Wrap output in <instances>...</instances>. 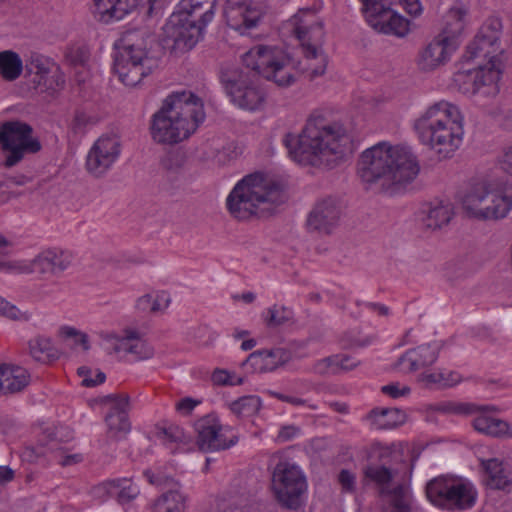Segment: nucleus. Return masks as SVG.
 <instances>
[{
	"mask_svg": "<svg viewBox=\"0 0 512 512\" xmlns=\"http://www.w3.org/2000/svg\"><path fill=\"white\" fill-rule=\"evenodd\" d=\"M284 200L285 194L278 182L265 178L262 173H254L236 183L226 198V207L233 218L247 220L271 213L274 206Z\"/></svg>",
	"mask_w": 512,
	"mask_h": 512,
	"instance_id": "0eeeda50",
	"label": "nucleus"
},
{
	"mask_svg": "<svg viewBox=\"0 0 512 512\" xmlns=\"http://www.w3.org/2000/svg\"><path fill=\"white\" fill-rule=\"evenodd\" d=\"M72 263V255L67 251L51 249L33 259L35 273L59 275Z\"/></svg>",
	"mask_w": 512,
	"mask_h": 512,
	"instance_id": "bb28decb",
	"label": "nucleus"
},
{
	"mask_svg": "<svg viewBox=\"0 0 512 512\" xmlns=\"http://www.w3.org/2000/svg\"><path fill=\"white\" fill-rule=\"evenodd\" d=\"M500 165L504 172L512 176V143L504 148Z\"/></svg>",
	"mask_w": 512,
	"mask_h": 512,
	"instance_id": "13d9d810",
	"label": "nucleus"
},
{
	"mask_svg": "<svg viewBox=\"0 0 512 512\" xmlns=\"http://www.w3.org/2000/svg\"><path fill=\"white\" fill-rule=\"evenodd\" d=\"M116 47L114 71L123 84L134 87L151 73L146 33L141 30L126 31Z\"/></svg>",
	"mask_w": 512,
	"mask_h": 512,
	"instance_id": "1a4fd4ad",
	"label": "nucleus"
},
{
	"mask_svg": "<svg viewBox=\"0 0 512 512\" xmlns=\"http://www.w3.org/2000/svg\"><path fill=\"white\" fill-rule=\"evenodd\" d=\"M61 334L66 338L81 337V345L84 350L89 349L88 336L85 333H82L73 327L64 326L61 328Z\"/></svg>",
	"mask_w": 512,
	"mask_h": 512,
	"instance_id": "5fc2aeb1",
	"label": "nucleus"
},
{
	"mask_svg": "<svg viewBox=\"0 0 512 512\" xmlns=\"http://www.w3.org/2000/svg\"><path fill=\"white\" fill-rule=\"evenodd\" d=\"M212 381L216 385H241L243 383V378H237V380H231V374L224 369H216L212 373L211 377Z\"/></svg>",
	"mask_w": 512,
	"mask_h": 512,
	"instance_id": "3c124183",
	"label": "nucleus"
},
{
	"mask_svg": "<svg viewBox=\"0 0 512 512\" xmlns=\"http://www.w3.org/2000/svg\"><path fill=\"white\" fill-rule=\"evenodd\" d=\"M273 395L277 399H279V400H281L283 402L290 403V404L295 405V406L304 405L305 402H306L302 398L294 397V396H289V395H285V394H281V393H277V392H274Z\"/></svg>",
	"mask_w": 512,
	"mask_h": 512,
	"instance_id": "0e129e2a",
	"label": "nucleus"
},
{
	"mask_svg": "<svg viewBox=\"0 0 512 512\" xmlns=\"http://www.w3.org/2000/svg\"><path fill=\"white\" fill-rule=\"evenodd\" d=\"M457 106L439 101L415 119L413 127L419 141L444 158L451 157L461 146L464 129Z\"/></svg>",
	"mask_w": 512,
	"mask_h": 512,
	"instance_id": "423d86ee",
	"label": "nucleus"
},
{
	"mask_svg": "<svg viewBox=\"0 0 512 512\" xmlns=\"http://www.w3.org/2000/svg\"><path fill=\"white\" fill-rule=\"evenodd\" d=\"M490 409L486 411H478V416H476L472 425L474 429L482 434L492 436V437H502L509 435L510 425L508 422L488 416L486 413L490 411H496L497 408L495 406H490Z\"/></svg>",
	"mask_w": 512,
	"mask_h": 512,
	"instance_id": "473e14b6",
	"label": "nucleus"
},
{
	"mask_svg": "<svg viewBox=\"0 0 512 512\" xmlns=\"http://www.w3.org/2000/svg\"><path fill=\"white\" fill-rule=\"evenodd\" d=\"M307 489L306 478L294 463L280 461L272 473V491L277 502L286 509L296 510Z\"/></svg>",
	"mask_w": 512,
	"mask_h": 512,
	"instance_id": "4468645a",
	"label": "nucleus"
},
{
	"mask_svg": "<svg viewBox=\"0 0 512 512\" xmlns=\"http://www.w3.org/2000/svg\"><path fill=\"white\" fill-rule=\"evenodd\" d=\"M360 361L348 355H332L316 361L312 371L320 376L336 375L341 371H350L359 365Z\"/></svg>",
	"mask_w": 512,
	"mask_h": 512,
	"instance_id": "2f4dec72",
	"label": "nucleus"
},
{
	"mask_svg": "<svg viewBox=\"0 0 512 512\" xmlns=\"http://www.w3.org/2000/svg\"><path fill=\"white\" fill-rule=\"evenodd\" d=\"M91 492L95 498L101 500L115 498L118 503L125 504L134 500L139 495L140 490L131 479L118 478L106 480L95 485Z\"/></svg>",
	"mask_w": 512,
	"mask_h": 512,
	"instance_id": "5701e85b",
	"label": "nucleus"
},
{
	"mask_svg": "<svg viewBox=\"0 0 512 512\" xmlns=\"http://www.w3.org/2000/svg\"><path fill=\"white\" fill-rule=\"evenodd\" d=\"M204 29L195 21H185L171 14L163 27L164 42L175 53L183 54L196 46Z\"/></svg>",
	"mask_w": 512,
	"mask_h": 512,
	"instance_id": "2eb2a0df",
	"label": "nucleus"
},
{
	"mask_svg": "<svg viewBox=\"0 0 512 512\" xmlns=\"http://www.w3.org/2000/svg\"><path fill=\"white\" fill-rule=\"evenodd\" d=\"M171 302V298L166 291L157 292L155 297L152 296V313H156L166 309Z\"/></svg>",
	"mask_w": 512,
	"mask_h": 512,
	"instance_id": "864d4df0",
	"label": "nucleus"
},
{
	"mask_svg": "<svg viewBox=\"0 0 512 512\" xmlns=\"http://www.w3.org/2000/svg\"><path fill=\"white\" fill-rule=\"evenodd\" d=\"M31 356L40 362H47L56 356L55 349L48 338L36 337L29 342Z\"/></svg>",
	"mask_w": 512,
	"mask_h": 512,
	"instance_id": "37998d69",
	"label": "nucleus"
},
{
	"mask_svg": "<svg viewBox=\"0 0 512 512\" xmlns=\"http://www.w3.org/2000/svg\"><path fill=\"white\" fill-rule=\"evenodd\" d=\"M105 422L107 424V432L102 447L109 448L114 443H117L126 438L131 430V425L128 416L120 415H106Z\"/></svg>",
	"mask_w": 512,
	"mask_h": 512,
	"instance_id": "f704fd0d",
	"label": "nucleus"
},
{
	"mask_svg": "<svg viewBox=\"0 0 512 512\" xmlns=\"http://www.w3.org/2000/svg\"><path fill=\"white\" fill-rule=\"evenodd\" d=\"M204 119L199 97L186 91L172 93L152 115L150 133L159 144H177L189 138Z\"/></svg>",
	"mask_w": 512,
	"mask_h": 512,
	"instance_id": "39448f33",
	"label": "nucleus"
},
{
	"mask_svg": "<svg viewBox=\"0 0 512 512\" xmlns=\"http://www.w3.org/2000/svg\"><path fill=\"white\" fill-rule=\"evenodd\" d=\"M293 318L294 313L292 309L276 304L268 308L264 314V321L268 327L281 326L292 321Z\"/></svg>",
	"mask_w": 512,
	"mask_h": 512,
	"instance_id": "c03bdc74",
	"label": "nucleus"
},
{
	"mask_svg": "<svg viewBox=\"0 0 512 512\" xmlns=\"http://www.w3.org/2000/svg\"><path fill=\"white\" fill-rule=\"evenodd\" d=\"M460 375L455 371L439 370L434 372H425L421 375V381L427 387H451L460 382Z\"/></svg>",
	"mask_w": 512,
	"mask_h": 512,
	"instance_id": "ea45409f",
	"label": "nucleus"
},
{
	"mask_svg": "<svg viewBox=\"0 0 512 512\" xmlns=\"http://www.w3.org/2000/svg\"><path fill=\"white\" fill-rule=\"evenodd\" d=\"M152 307L153 303L151 294L141 296L136 302V309L140 312H152Z\"/></svg>",
	"mask_w": 512,
	"mask_h": 512,
	"instance_id": "e2e57ef3",
	"label": "nucleus"
},
{
	"mask_svg": "<svg viewBox=\"0 0 512 512\" xmlns=\"http://www.w3.org/2000/svg\"><path fill=\"white\" fill-rule=\"evenodd\" d=\"M1 375L3 377L1 382L2 395L19 393L23 391L31 381L28 370L18 365L2 364Z\"/></svg>",
	"mask_w": 512,
	"mask_h": 512,
	"instance_id": "c756f323",
	"label": "nucleus"
},
{
	"mask_svg": "<svg viewBox=\"0 0 512 512\" xmlns=\"http://www.w3.org/2000/svg\"><path fill=\"white\" fill-rule=\"evenodd\" d=\"M136 0H94V15L102 22L123 19L135 7Z\"/></svg>",
	"mask_w": 512,
	"mask_h": 512,
	"instance_id": "c85d7f7f",
	"label": "nucleus"
},
{
	"mask_svg": "<svg viewBox=\"0 0 512 512\" xmlns=\"http://www.w3.org/2000/svg\"><path fill=\"white\" fill-rule=\"evenodd\" d=\"M14 475V471L9 466H0V485L12 481Z\"/></svg>",
	"mask_w": 512,
	"mask_h": 512,
	"instance_id": "774afa93",
	"label": "nucleus"
},
{
	"mask_svg": "<svg viewBox=\"0 0 512 512\" xmlns=\"http://www.w3.org/2000/svg\"><path fill=\"white\" fill-rule=\"evenodd\" d=\"M367 23L377 32L404 37L409 32V21L399 15L393 6L404 3L409 14L421 12L419 0H360Z\"/></svg>",
	"mask_w": 512,
	"mask_h": 512,
	"instance_id": "9d476101",
	"label": "nucleus"
},
{
	"mask_svg": "<svg viewBox=\"0 0 512 512\" xmlns=\"http://www.w3.org/2000/svg\"><path fill=\"white\" fill-rule=\"evenodd\" d=\"M96 119L84 111H76L70 124V130L74 135H84L89 128L96 124Z\"/></svg>",
	"mask_w": 512,
	"mask_h": 512,
	"instance_id": "a18cd8bd",
	"label": "nucleus"
},
{
	"mask_svg": "<svg viewBox=\"0 0 512 512\" xmlns=\"http://www.w3.org/2000/svg\"><path fill=\"white\" fill-rule=\"evenodd\" d=\"M410 391L411 390L408 386H403L400 388L398 383H391L381 387V392L393 399L406 396L410 393Z\"/></svg>",
	"mask_w": 512,
	"mask_h": 512,
	"instance_id": "603ef678",
	"label": "nucleus"
},
{
	"mask_svg": "<svg viewBox=\"0 0 512 512\" xmlns=\"http://www.w3.org/2000/svg\"><path fill=\"white\" fill-rule=\"evenodd\" d=\"M227 25L241 35L248 34L262 20V9L247 1L228 0L224 8Z\"/></svg>",
	"mask_w": 512,
	"mask_h": 512,
	"instance_id": "6ab92c4d",
	"label": "nucleus"
},
{
	"mask_svg": "<svg viewBox=\"0 0 512 512\" xmlns=\"http://www.w3.org/2000/svg\"><path fill=\"white\" fill-rule=\"evenodd\" d=\"M197 432L196 443L201 451L213 452L226 450L238 441L236 435L228 436L231 432L229 427H223L220 422L212 417L206 416L195 423Z\"/></svg>",
	"mask_w": 512,
	"mask_h": 512,
	"instance_id": "dca6fc26",
	"label": "nucleus"
},
{
	"mask_svg": "<svg viewBox=\"0 0 512 512\" xmlns=\"http://www.w3.org/2000/svg\"><path fill=\"white\" fill-rule=\"evenodd\" d=\"M298 433L299 428L293 425L283 426L278 432L277 439L280 442H287L295 438Z\"/></svg>",
	"mask_w": 512,
	"mask_h": 512,
	"instance_id": "bf43d9fd",
	"label": "nucleus"
},
{
	"mask_svg": "<svg viewBox=\"0 0 512 512\" xmlns=\"http://www.w3.org/2000/svg\"><path fill=\"white\" fill-rule=\"evenodd\" d=\"M0 314L11 319H17L19 310L7 300L0 297Z\"/></svg>",
	"mask_w": 512,
	"mask_h": 512,
	"instance_id": "052dcab7",
	"label": "nucleus"
},
{
	"mask_svg": "<svg viewBox=\"0 0 512 512\" xmlns=\"http://www.w3.org/2000/svg\"><path fill=\"white\" fill-rule=\"evenodd\" d=\"M502 22L497 17L488 18L480 27L478 33L466 49V61L475 59L487 60L485 64L478 63V70L466 75L471 87H464L465 93L495 96L499 92L498 82L501 76L499 55L501 48Z\"/></svg>",
	"mask_w": 512,
	"mask_h": 512,
	"instance_id": "20e7f679",
	"label": "nucleus"
},
{
	"mask_svg": "<svg viewBox=\"0 0 512 512\" xmlns=\"http://www.w3.org/2000/svg\"><path fill=\"white\" fill-rule=\"evenodd\" d=\"M161 433L163 434L164 439H167L170 442H180L184 438V432L178 426L165 428Z\"/></svg>",
	"mask_w": 512,
	"mask_h": 512,
	"instance_id": "4d7b16f0",
	"label": "nucleus"
},
{
	"mask_svg": "<svg viewBox=\"0 0 512 512\" xmlns=\"http://www.w3.org/2000/svg\"><path fill=\"white\" fill-rule=\"evenodd\" d=\"M464 209L473 217L481 220H498L505 218L512 208V200L502 191L490 189L480 183L464 196Z\"/></svg>",
	"mask_w": 512,
	"mask_h": 512,
	"instance_id": "ddd939ff",
	"label": "nucleus"
},
{
	"mask_svg": "<svg viewBox=\"0 0 512 512\" xmlns=\"http://www.w3.org/2000/svg\"><path fill=\"white\" fill-rule=\"evenodd\" d=\"M373 340H374V338L371 336H368L363 340L355 338L348 342L343 341V346L346 348L365 347V346L370 345L373 342Z\"/></svg>",
	"mask_w": 512,
	"mask_h": 512,
	"instance_id": "69168bd1",
	"label": "nucleus"
},
{
	"mask_svg": "<svg viewBox=\"0 0 512 512\" xmlns=\"http://www.w3.org/2000/svg\"><path fill=\"white\" fill-rule=\"evenodd\" d=\"M216 0H181L172 15L188 21H195L200 28H206L215 15Z\"/></svg>",
	"mask_w": 512,
	"mask_h": 512,
	"instance_id": "b1692460",
	"label": "nucleus"
},
{
	"mask_svg": "<svg viewBox=\"0 0 512 512\" xmlns=\"http://www.w3.org/2000/svg\"><path fill=\"white\" fill-rule=\"evenodd\" d=\"M114 339L115 343L112 349L117 354L131 355L136 361L147 360L154 355V348L136 329L126 328L123 330L122 336H116Z\"/></svg>",
	"mask_w": 512,
	"mask_h": 512,
	"instance_id": "4be33fe9",
	"label": "nucleus"
},
{
	"mask_svg": "<svg viewBox=\"0 0 512 512\" xmlns=\"http://www.w3.org/2000/svg\"><path fill=\"white\" fill-rule=\"evenodd\" d=\"M292 360V352L283 347L262 349L252 352L244 364H249L253 371L266 373L275 371Z\"/></svg>",
	"mask_w": 512,
	"mask_h": 512,
	"instance_id": "393cba45",
	"label": "nucleus"
},
{
	"mask_svg": "<svg viewBox=\"0 0 512 512\" xmlns=\"http://www.w3.org/2000/svg\"><path fill=\"white\" fill-rule=\"evenodd\" d=\"M144 476L150 484L157 487H170L171 489L177 485L174 483V479L172 477L164 475L161 472L146 470L144 471Z\"/></svg>",
	"mask_w": 512,
	"mask_h": 512,
	"instance_id": "de8ad7c7",
	"label": "nucleus"
},
{
	"mask_svg": "<svg viewBox=\"0 0 512 512\" xmlns=\"http://www.w3.org/2000/svg\"><path fill=\"white\" fill-rule=\"evenodd\" d=\"M362 305H364L366 308H368L374 312H377L379 315L387 316L389 314V308L384 304L373 303V302H364V303H362Z\"/></svg>",
	"mask_w": 512,
	"mask_h": 512,
	"instance_id": "338daca9",
	"label": "nucleus"
},
{
	"mask_svg": "<svg viewBox=\"0 0 512 512\" xmlns=\"http://www.w3.org/2000/svg\"><path fill=\"white\" fill-rule=\"evenodd\" d=\"M23 69V62L16 52L11 50L0 52V74L5 80H16Z\"/></svg>",
	"mask_w": 512,
	"mask_h": 512,
	"instance_id": "4c0bfd02",
	"label": "nucleus"
},
{
	"mask_svg": "<svg viewBox=\"0 0 512 512\" xmlns=\"http://www.w3.org/2000/svg\"><path fill=\"white\" fill-rule=\"evenodd\" d=\"M339 482L342 486V489L348 492H351L354 490L355 487V476L353 473H351L348 470H341L339 473Z\"/></svg>",
	"mask_w": 512,
	"mask_h": 512,
	"instance_id": "6e6d98bb",
	"label": "nucleus"
},
{
	"mask_svg": "<svg viewBox=\"0 0 512 512\" xmlns=\"http://www.w3.org/2000/svg\"><path fill=\"white\" fill-rule=\"evenodd\" d=\"M107 401L111 402V408L107 415H120L128 416L127 410L129 407V396L112 394L106 397Z\"/></svg>",
	"mask_w": 512,
	"mask_h": 512,
	"instance_id": "49530a36",
	"label": "nucleus"
},
{
	"mask_svg": "<svg viewBox=\"0 0 512 512\" xmlns=\"http://www.w3.org/2000/svg\"><path fill=\"white\" fill-rule=\"evenodd\" d=\"M440 346L436 343L424 344L408 350L396 362V367L405 373L415 372L432 365L439 356Z\"/></svg>",
	"mask_w": 512,
	"mask_h": 512,
	"instance_id": "a878e982",
	"label": "nucleus"
},
{
	"mask_svg": "<svg viewBox=\"0 0 512 512\" xmlns=\"http://www.w3.org/2000/svg\"><path fill=\"white\" fill-rule=\"evenodd\" d=\"M467 9L461 1H456L444 14L442 27L438 33L442 37H448V41L458 43L457 38L465 27V16Z\"/></svg>",
	"mask_w": 512,
	"mask_h": 512,
	"instance_id": "cd10ccee",
	"label": "nucleus"
},
{
	"mask_svg": "<svg viewBox=\"0 0 512 512\" xmlns=\"http://www.w3.org/2000/svg\"><path fill=\"white\" fill-rule=\"evenodd\" d=\"M78 374L83 378L82 385L85 387H95L99 384H102L106 379L105 373L101 371L96 373L95 378L90 377L89 375L91 374V371L84 366L78 368Z\"/></svg>",
	"mask_w": 512,
	"mask_h": 512,
	"instance_id": "8fccbe9b",
	"label": "nucleus"
},
{
	"mask_svg": "<svg viewBox=\"0 0 512 512\" xmlns=\"http://www.w3.org/2000/svg\"><path fill=\"white\" fill-rule=\"evenodd\" d=\"M120 152L121 144L117 136L103 135L99 137L87 154V171L95 177L103 176L117 161Z\"/></svg>",
	"mask_w": 512,
	"mask_h": 512,
	"instance_id": "f3484780",
	"label": "nucleus"
},
{
	"mask_svg": "<svg viewBox=\"0 0 512 512\" xmlns=\"http://www.w3.org/2000/svg\"><path fill=\"white\" fill-rule=\"evenodd\" d=\"M458 43L448 41V37L437 34L418 50L415 64L421 72H431L445 65L456 51Z\"/></svg>",
	"mask_w": 512,
	"mask_h": 512,
	"instance_id": "a211bd4d",
	"label": "nucleus"
},
{
	"mask_svg": "<svg viewBox=\"0 0 512 512\" xmlns=\"http://www.w3.org/2000/svg\"><path fill=\"white\" fill-rule=\"evenodd\" d=\"M242 60L243 67L225 68L220 73L227 95L242 109L255 111L263 105L265 95L258 85L259 77L273 81L279 87H288L295 81L290 59L277 56L270 47L255 46L243 55Z\"/></svg>",
	"mask_w": 512,
	"mask_h": 512,
	"instance_id": "f257e3e1",
	"label": "nucleus"
},
{
	"mask_svg": "<svg viewBox=\"0 0 512 512\" xmlns=\"http://www.w3.org/2000/svg\"><path fill=\"white\" fill-rule=\"evenodd\" d=\"M7 273L12 274H31L35 273L33 260H11L7 261Z\"/></svg>",
	"mask_w": 512,
	"mask_h": 512,
	"instance_id": "09e8293b",
	"label": "nucleus"
},
{
	"mask_svg": "<svg viewBox=\"0 0 512 512\" xmlns=\"http://www.w3.org/2000/svg\"><path fill=\"white\" fill-rule=\"evenodd\" d=\"M340 216L339 202L328 197L315 204L308 214L306 225L311 232L328 235L337 227Z\"/></svg>",
	"mask_w": 512,
	"mask_h": 512,
	"instance_id": "412c9836",
	"label": "nucleus"
},
{
	"mask_svg": "<svg viewBox=\"0 0 512 512\" xmlns=\"http://www.w3.org/2000/svg\"><path fill=\"white\" fill-rule=\"evenodd\" d=\"M292 33L300 42L303 58L298 69L308 75L310 80L322 76L327 69L328 56L323 49L325 31L310 10L300 11L290 20Z\"/></svg>",
	"mask_w": 512,
	"mask_h": 512,
	"instance_id": "6e6552de",
	"label": "nucleus"
},
{
	"mask_svg": "<svg viewBox=\"0 0 512 512\" xmlns=\"http://www.w3.org/2000/svg\"><path fill=\"white\" fill-rule=\"evenodd\" d=\"M419 172V162L409 146L386 141L365 149L357 162V174L362 182L378 184L391 194L414 181Z\"/></svg>",
	"mask_w": 512,
	"mask_h": 512,
	"instance_id": "7ed1b4c3",
	"label": "nucleus"
},
{
	"mask_svg": "<svg viewBox=\"0 0 512 512\" xmlns=\"http://www.w3.org/2000/svg\"><path fill=\"white\" fill-rule=\"evenodd\" d=\"M425 216L422 218L423 224L429 229H440L442 226L449 223L452 218L453 212L450 204L442 202L429 207L423 211Z\"/></svg>",
	"mask_w": 512,
	"mask_h": 512,
	"instance_id": "e433bc0d",
	"label": "nucleus"
},
{
	"mask_svg": "<svg viewBox=\"0 0 512 512\" xmlns=\"http://www.w3.org/2000/svg\"><path fill=\"white\" fill-rule=\"evenodd\" d=\"M433 409L444 414L473 415L478 411H486L489 406H479L474 403L446 401L436 404Z\"/></svg>",
	"mask_w": 512,
	"mask_h": 512,
	"instance_id": "58836bf2",
	"label": "nucleus"
},
{
	"mask_svg": "<svg viewBox=\"0 0 512 512\" xmlns=\"http://www.w3.org/2000/svg\"><path fill=\"white\" fill-rule=\"evenodd\" d=\"M426 496L435 506L452 511L466 510L474 506L477 491L469 481L440 476L427 483Z\"/></svg>",
	"mask_w": 512,
	"mask_h": 512,
	"instance_id": "f8f14e48",
	"label": "nucleus"
},
{
	"mask_svg": "<svg viewBox=\"0 0 512 512\" xmlns=\"http://www.w3.org/2000/svg\"><path fill=\"white\" fill-rule=\"evenodd\" d=\"M199 404V401H196L190 397H186V398H183L181 399L177 404H176V410L185 414V415H188L192 412V410Z\"/></svg>",
	"mask_w": 512,
	"mask_h": 512,
	"instance_id": "680f3d73",
	"label": "nucleus"
},
{
	"mask_svg": "<svg viewBox=\"0 0 512 512\" xmlns=\"http://www.w3.org/2000/svg\"><path fill=\"white\" fill-rule=\"evenodd\" d=\"M376 429H393L406 421V413L398 408H374L367 415Z\"/></svg>",
	"mask_w": 512,
	"mask_h": 512,
	"instance_id": "72a5a7b5",
	"label": "nucleus"
},
{
	"mask_svg": "<svg viewBox=\"0 0 512 512\" xmlns=\"http://www.w3.org/2000/svg\"><path fill=\"white\" fill-rule=\"evenodd\" d=\"M0 148L5 155L3 166L12 168L27 155L38 153L42 145L39 139L33 136L31 125L12 120L0 125Z\"/></svg>",
	"mask_w": 512,
	"mask_h": 512,
	"instance_id": "9b49d317",
	"label": "nucleus"
},
{
	"mask_svg": "<svg viewBox=\"0 0 512 512\" xmlns=\"http://www.w3.org/2000/svg\"><path fill=\"white\" fill-rule=\"evenodd\" d=\"M26 75L34 74L32 82L36 85H46L45 77L49 73L48 61L41 55H31L24 66Z\"/></svg>",
	"mask_w": 512,
	"mask_h": 512,
	"instance_id": "a19ab883",
	"label": "nucleus"
},
{
	"mask_svg": "<svg viewBox=\"0 0 512 512\" xmlns=\"http://www.w3.org/2000/svg\"><path fill=\"white\" fill-rule=\"evenodd\" d=\"M486 485L495 490L510 491L512 487V479L510 473L504 467L503 462L496 458L488 459L482 462Z\"/></svg>",
	"mask_w": 512,
	"mask_h": 512,
	"instance_id": "7c9ffc66",
	"label": "nucleus"
},
{
	"mask_svg": "<svg viewBox=\"0 0 512 512\" xmlns=\"http://www.w3.org/2000/svg\"><path fill=\"white\" fill-rule=\"evenodd\" d=\"M364 475L370 481L381 486L382 494H388L390 496L393 512H410L408 492L403 485L399 484L391 490L384 487L389 484L394 477L391 469L383 465H370L364 469Z\"/></svg>",
	"mask_w": 512,
	"mask_h": 512,
	"instance_id": "aec40b11",
	"label": "nucleus"
},
{
	"mask_svg": "<svg viewBox=\"0 0 512 512\" xmlns=\"http://www.w3.org/2000/svg\"><path fill=\"white\" fill-rule=\"evenodd\" d=\"M283 142L295 162L305 166L333 168L345 157L349 137L341 125L328 121L320 114H313L300 135L288 133Z\"/></svg>",
	"mask_w": 512,
	"mask_h": 512,
	"instance_id": "f03ea898",
	"label": "nucleus"
},
{
	"mask_svg": "<svg viewBox=\"0 0 512 512\" xmlns=\"http://www.w3.org/2000/svg\"><path fill=\"white\" fill-rule=\"evenodd\" d=\"M261 408V400L258 396H243L232 402L231 411L239 417H249L256 414Z\"/></svg>",
	"mask_w": 512,
	"mask_h": 512,
	"instance_id": "79ce46f5",
	"label": "nucleus"
},
{
	"mask_svg": "<svg viewBox=\"0 0 512 512\" xmlns=\"http://www.w3.org/2000/svg\"><path fill=\"white\" fill-rule=\"evenodd\" d=\"M186 497L176 488L162 493L153 503L152 512H184Z\"/></svg>",
	"mask_w": 512,
	"mask_h": 512,
	"instance_id": "c9c22d12",
	"label": "nucleus"
}]
</instances>
